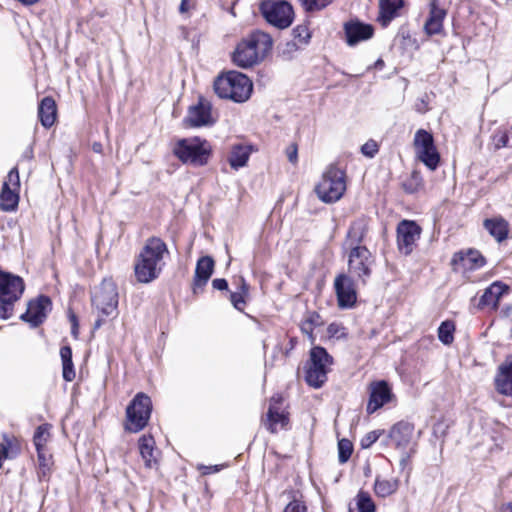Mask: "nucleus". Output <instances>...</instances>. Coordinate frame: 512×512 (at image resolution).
<instances>
[{"label": "nucleus", "mask_w": 512, "mask_h": 512, "mask_svg": "<svg viewBox=\"0 0 512 512\" xmlns=\"http://www.w3.org/2000/svg\"><path fill=\"white\" fill-rule=\"evenodd\" d=\"M165 253L169 251L161 238L150 237L146 240L134 263V274L138 282L147 284L159 277Z\"/></svg>", "instance_id": "f257e3e1"}, {"label": "nucleus", "mask_w": 512, "mask_h": 512, "mask_svg": "<svg viewBox=\"0 0 512 512\" xmlns=\"http://www.w3.org/2000/svg\"><path fill=\"white\" fill-rule=\"evenodd\" d=\"M273 40L268 33L255 30L243 39L233 53L238 67L249 68L262 61L272 49Z\"/></svg>", "instance_id": "f03ea898"}, {"label": "nucleus", "mask_w": 512, "mask_h": 512, "mask_svg": "<svg viewBox=\"0 0 512 512\" xmlns=\"http://www.w3.org/2000/svg\"><path fill=\"white\" fill-rule=\"evenodd\" d=\"M213 87L219 98L236 103L247 101L253 91L252 81L245 74L234 70L217 76Z\"/></svg>", "instance_id": "7ed1b4c3"}, {"label": "nucleus", "mask_w": 512, "mask_h": 512, "mask_svg": "<svg viewBox=\"0 0 512 512\" xmlns=\"http://www.w3.org/2000/svg\"><path fill=\"white\" fill-rule=\"evenodd\" d=\"M25 284L20 276L0 270V318L12 317L14 305L20 300Z\"/></svg>", "instance_id": "20e7f679"}, {"label": "nucleus", "mask_w": 512, "mask_h": 512, "mask_svg": "<svg viewBox=\"0 0 512 512\" xmlns=\"http://www.w3.org/2000/svg\"><path fill=\"white\" fill-rule=\"evenodd\" d=\"M211 153L210 145L199 137L179 139L173 154L183 163L194 167L204 166L208 163Z\"/></svg>", "instance_id": "39448f33"}, {"label": "nucleus", "mask_w": 512, "mask_h": 512, "mask_svg": "<svg viewBox=\"0 0 512 512\" xmlns=\"http://www.w3.org/2000/svg\"><path fill=\"white\" fill-rule=\"evenodd\" d=\"M332 364L333 357L325 348L321 346L313 347L304 366L306 383L313 388H321L327 381L329 366Z\"/></svg>", "instance_id": "423d86ee"}, {"label": "nucleus", "mask_w": 512, "mask_h": 512, "mask_svg": "<svg viewBox=\"0 0 512 512\" xmlns=\"http://www.w3.org/2000/svg\"><path fill=\"white\" fill-rule=\"evenodd\" d=\"M151 413V398L145 393H137L126 408L125 431L129 433L142 431L147 426Z\"/></svg>", "instance_id": "0eeeda50"}, {"label": "nucleus", "mask_w": 512, "mask_h": 512, "mask_svg": "<svg viewBox=\"0 0 512 512\" xmlns=\"http://www.w3.org/2000/svg\"><path fill=\"white\" fill-rule=\"evenodd\" d=\"M346 190L345 173L336 165H330L315 187L319 199L325 203L338 201Z\"/></svg>", "instance_id": "6e6552de"}, {"label": "nucleus", "mask_w": 512, "mask_h": 512, "mask_svg": "<svg viewBox=\"0 0 512 512\" xmlns=\"http://www.w3.org/2000/svg\"><path fill=\"white\" fill-rule=\"evenodd\" d=\"M118 291L112 278H104L91 294V303L100 314L110 316L117 311Z\"/></svg>", "instance_id": "1a4fd4ad"}, {"label": "nucleus", "mask_w": 512, "mask_h": 512, "mask_svg": "<svg viewBox=\"0 0 512 512\" xmlns=\"http://www.w3.org/2000/svg\"><path fill=\"white\" fill-rule=\"evenodd\" d=\"M259 10L265 20L279 29L289 27L294 19L293 7L284 0L261 2Z\"/></svg>", "instance_id": "9d476101"}, {"label": "nucleus", "mask_w": 512, "mask_h": 512, "mask_svg": "<svg viewBox=\"0 0 512 512\" xmlns=\"http://www.w3.org/2000/svg\"><path fill=\"white\" fill-rule=\"evenodd\" d=\"M414 147L417 158L430 170H436L440 162V154L432 134L424 129L417 130L414 136Z\"/></svg>", "instance_id": "9b49d317"}, {"label": "nucleus", "mask_w": 512, "mask_h": 512, "mask_svg": "<svg viewBox=\"0 0 512 512\" xmlns=\"http://www.w3.org/2000/svg\"><path fill=\"white\" fill-rule=\"evenodd\" d=\"M375 259L366 246H353L348 256V268L363 284L372 274Z\"/></svg>", "instance_id": "f8f14e48"}, {"label": "nucleus", "mask_w": 512, "mask_h": 512, "mask_svg": "<svg viewBox=\"0 0 512 512\" xmlns=\"http://www.w3.org/2000/svg\"><path fill=\"white\" fill-rule=\"evenodd\" d=\"M52 310V301L46 295H39L31 299L27 304V310L20 316V319L30 325L31 328H37L47 318Z\"/></svg>", "instance_id": "ddd939ff"}, {"label": "nucleus", "mask_w": 512, "mask_h": 512, "mask_svg": "<svg viewBox=\"0 0 512 512\" xmlns=\"http://www.w3.org/2000/svg\"><path fill=\"white\" fill-rule=\"evenodd\" d=\"M422 229L413 220H402L398 223L397 247L401 254L410 255L419 240Z\"/></svg>", "instance_id": "4468645a"}, {"label": "nucleus", "mask_w": 512, "mask_h": 512, "mask_svg": "<svg viewBox=\"0 0 512 512\" xmlns=\"http://www.w3.org/2000/svg\"><path fill=\"white\" fill-rule=\"evenodd\" d=\"M369 399L366 407L367 414L371 415L388 404L395 397L389 383L385 380L373 381L369 384Z\"/></svg>", "instance_id": "2eb2a0df"}, {"label": "nucleus", "mask_w": 512, "mask_h": 512, "mask_svg": "<svg viewBox=\"0 0 512 512\" xmlns=\"http://www.w3.org/2000/svg\"><path fill=\"white\" fill-rule=\"evenodd\" d=\"M334 289L338 306L342 309L352 308L357 301L354 280L346 274H339L334 280Z\"/></svg>", "instance_id": "dca6fc26"}, {"label": "nucleus", "mask_w": 512, "mask_h": 512, "mask_svg": "<svg viewBox=\"0 0 512 512\" xmlns=\"http://www.w3.org/2000/svg\"><path fill=\"white\" fill-rule=\"evenodd\" d=\"M212 105L204 97L200 96L198 103L188 110L185 122L190 127L212 126L215 123L211 115Z\"/></svg>", "instance_id": "f3484780"}, {"label": "nucleus", "mask_w": 512, "mask_h": 512, "mask_svg": "<svg viewBox=\"0 0 512 512\" xmlns=\"http://www.w3.org/2000/svg\"><path fill=\"white\" fill-rule=\"evenodd\" d=\"M345 39L348 46H355L360 42L371 39L374 35V27L371 24L351 19L343 25Z\"/></svg>", "instance_id": "a211bd4d"}, {"label": "nucleus", "mask_w": 512, "mask_h": 512, "mask_svg": "<svg viewBox=\"0 0 512 512\" xmlns=\"http://www.w3.org/2000/svg\"><path fill=\"white\" fill-rule=\"evenodd\" d=\"M485 262L479 251L469 249L466 252H456L451 259V266L454 271L475 270L483 267Z\"/></svg>", "instance_id": "6ab92c4d"}, {"label": "nucleus", "mask_w": 512, "mask_h": 512, "mask_svg": "<svg viewBox=\"0 0 512 512\" xmlns=\"http://www.w3.org/2000/svg\"><path fill=\"white\" fill-rule=\"evenodd\" d=\"M414 425L408 421L401 420L395 423L389 430L388 438L397 449H406L414 434Z\"/></svg>", "instance_id": "aec40b11"}, {"label": "nucleus", "mask_w": 512, "mask_h": 512, "mask_svg": "<svg viewBox=\"0 0 512 512\" xmlns=\"http://www.w3.org/2000/svg\"><path fill=\"white\" fill-rule=\"evenodd\" d=\"M447 15L445 8L440 7L439 0H430L429 16L424 24V31L427 35H437L443 30V21Z\"/></svg>", "instance_id": "412c9836"}, {"label": "nucleus", "mask_w": 512, "mask_h": 512, "mask_svg": "<svg viewBox=\"0 0 512 512\" xmlns=\"http://www.w3.org/2000/svg\"><path fill=\"white\" fill-rule=\"evenodd\" d=\"M214 264V260L210 256H203L198 259L193 279L194 294L203 290L214 271Z\"/></svg>", "instance_id": "4be33fe9"}, {"label": "nucleus", "mask_w": 512, "mask_h": 512, "mask_svg": "<svg viewBox=\"0 0 512 512\" xmlns=\"http://www.w3.org/2000/svg\"><path fill=\"white\" fill-rule=\"evenodd\" d=\"M495 386L500 394L512 396V355L499 366Z\"/></svg>", "instance_id": "5701e85b"}, {"label": "nucleus", "mask_w": 512, "mask_h": 512, "mask_svg": "<svg viewBox=\"0 0 512 512\" xmlns=\"http://www.w3.org/2000/svg\"><path fill=\"white\" fill-rule=\"evenodd\" d=\"M404 0H379L377 21L382 27H387L399 15Z\"/></svg>", "instance_id": "b1692460"}, {"label": "nucleus", "mask_w": 512, "mask_h": 512, "mask_svg": "<svg viewBox=\"0 0 512 512\" xmlns=\"http://www.w3.org/2000/svg\"><path fill=\"white\" fill-rule=\"evenodd\" d=\"M289 424V414L280 411L279 407H275L274 405H269L266 420L264 421V425L266 429L275 434L279 429H286Z\"/></svg>", "instance_id": "393cba45"}, {"label": "nucleus", "mask_w": 512, "mask_h": 512, "mask_svg": "<svg viewBox=\"0 0 512 512\" xmlns=\"http://www.w3.org/2000/svg\"><path fill=\"white\" fill-rule=\"evenodd\" d=\"M140 455L147 468L158 465V451L155 448V440L151 435H143L138 440Z\"/></svg>", "instance_id": "a878e982"}, {"label": "nucleus", "mask_w": 512, "mask_h": 512, "mask_svg": "<svg viewBox=\"0 0 512 512\" xmlns=\"http://www.w3.org/2000/svg\"><path fill=\"white\" fill-rule=\"evenodd\" d=\"M508 290V286L500 281L492 283L481 295L478 303L479 308L487 306L496 307L500 298Z\"/></svg>", "instance_id": "bb28decb"}, {"label": "nucleus", "mask_w": 512, "mask_h": 512, "mask_svg": "<svg viewBox=\"0 0 512 512\" xmlns=\"http://www.w3.org/2000/svg\"><path fill=\"white\" fill-rule=\"evenodd\" d=\"M57 117V106L55 100L50 97H44L38 106V118L41 125L50 128L55 123Z\"/></svg>", "instance_id": "cd10ccee"}, {"label": "nucleus", "mask_w": 512, "mask_h": 512, "mask_svg": "<svg viewBox=\"0 0 512 512\" xmlns=\"http://www.w3.org/2000/svg\"><path fill=\"white\" fill-rule=\"evenodd\" d=\"M368 232V220L365 217L354 220L347 232V243L352 249L353 246H362L366 234Z\"/></svg>", "instance_id": "c85d7f7f"}, {"label": "nucleus", "mask_w": 512, "mask_h": 512, "mask_svg": "<svg viewBox=\"0 0 512 512\" xmlns=\"http://www.w3.org/2000/svg\"><path fill=\"white\" fill-rule=\"evenodd\" d=\"M252 146L244 144L233 145L228 157L230 166L237 170L244 167L250 157Z\"/></svg>", "instance_id": "c756f323"}, {"label": "nucleus", "mask_w": 512, "mask_h": 512, "mask_svg": "<svg viewBox=\"0 0 512 512\" xmlns=\"http://www.w3.org/2000/svg\"><path fill=\"white\" fill-rule=\"evenodd\" d=\"M19 202L17 190L12 189L8 182H4L0 193V208L2 211H14Z\"/></svg>", "instance_id": "7c9ffc66"}, {"label": "nucleus", "mask_w": 512, "mask_h": 512, "mask_svg": "<svg viewBox=\"0 0 512 512\" xmlns=\"http://www.w3.org/2000/svg\"><path fill=\"white\" fill-rule=\"evenodd\" d=\"M38 459L37 476L39 481H47L50 477L51 467L53 465L52 455L47 448L36 449Z\"/></svg>", "instance_id": "2f4dec72"}, {"label": "nucleus", "mask_w": 512, "mask_h": 512, "mask_svg": "<svg viewBox=\"0 0 512 512\" xmlns=\"http://www.w3.org/2000/svg\"><path fill=\"white\" fill-rule=\"evenodd\" d=\"M60 357L62 360V376L67 382H71L75 379V370L72 361V349L69 345L62 346L60 348Z\"/></svg>", "instance_id": "473e14b6"}, {"label": "nucleus", "mask_w": 512, "mask_h": 512, "mask_svg": "<svg viewBox=\"0 0 512 512\" xmlns=\"http://www.w3.org/2000/svg\"><path fill=\"white\" fill-rule=\"evenodd\" d=\"M484 227L497 241H502L507 237V223L503 219H486Z\"/></svg>", "instance_id": "72a5a7b5"}, {"label": "nucleus", "mask_w": 512, "mask_h": 512, "mask_svg": "<svg viewBox=\"0 0 512 512\" xmlns=\"http://www.w3.org/2000/svg\"><path fill=\"white\" fill-rule=\"evenodd\" d=\"M492 142L495 149L504 147L512 148V126L509 128L498 129L492 136Z\"/></svg>", "instance_id": "f704fd0d"}, {"label": "nucleus", "mask_w": 512, "mask_h": 512, "mask_svg": "<svg viewBox=\"0 0 512 512\" xmlns=\"http://www.w3.org/2000/svg\"><path fill=\"white\" fill-rule=\"evenodd\" d=\"M50 425L42 424L38 426L34 432L33 443L36 449L46 448V444L50 437Z\"/></svg>", "instance_id": "c9c22d12"}, {"label": "nucleus", "mask_w": 512, "mask_h": 512, "mask_svg": "<svg viewBox=\"0 0 512 512\" xmlns=\"http://www.w3.org/2000/svg\"><path fill=\"white\" fill-rule=\"evenodd\" d=\"M455 330V325L452 321H444L438 328V338L439 340L445 344L449 345L453 342V332Z\"/></svg>", "instance_id": "e433bc0d"}, {"label": "nucleus", "mask_w": 512, "mask_h": 512, "mask_svg": "<svg viewBox=\"0 0 512 512\" xmlns=\"http://www.w3.org/2000/svg\"><path fill=\"white\" fill-rule=\"evenodd\" d=\"M357 508L358 512H375V504L372 501L369 493L359 491L357 494Z\"/></svg>", "instance_id": "4c0bfd02"}, {"label": "nucleus", "mask_w": 512, "mask_h": 512, "mask_svg": "<svg viewBox=\"0 0 512 512\" xmlns=\"http://www.w3.org/2000/svg\"><path fill=\"white\" fill-rule=\"evenodd\" d=\"M375 493L380 497H386L391 495L396 490V485L389 480L376 479L374 485Z\"/></svg>", "instance_id": "58836bf2"}, {"label": "nucleus", "mask_w": 512, "mask_h": 512, "mask_svg": "<svg viewBox=\"0 0 512 512\" xmlns=\"http://www.w3.org/2000/svg\"><path fill=\"white\" fill-rule=\"evenodd\" d=\"M333 1L334 0H299L304 10L309 13L323 10Z\"/></svg>", "instance_id": "ea45409f"}, {"label": "nucleus", "mask_w": 512, "mask_h": 512, "mask_svg": "<svg viewBox=\"0 0 512 512\" xmlns=\"http://www.w3.org/2000/svg\"><path fill=\"white\" fill-rule=\"evenodd\" d=\"M353 452V444L348 439L338 441V460L340 463H346Z\"/></svg>", "instance_id": "a19ab883"}, {"label": "nucleus", "mask_w": 512, "mask_h": 512, "mask_svg": "<svg viewBox=\"0 0 512 512\" xmlns=\"http://www.w3.org/2000/svg\"><path fill=\"white\" fill-rule=\"evenodd\" d=\"M421 184L422 178L420 176V173L417 171H413L410 178L402 183V187L405 192L413 194L419 190Z\"/></svg>", "instance_id": "79ce46f5"}, {"label": "nucleus", "mask_w": 512, "mask_h": 512, "mask_svg": "<svg viewBox=\"0 0 512 512\" xmlns=\"http://www.w3.org/2000/svg\"><path fill=\"white\" fill-rule=\"evenodd\" d=\"M293 39L301 46L307 45L311 38V33L306 25H298L292 30Z\"/></svg>", "instance_id": "37998d69"}, {"label": "nucleus", "mask_w": 512, "mask_h": 512, "mask_svg": "<svg viewBox=\"0 0 512 512\" xmlns=\"http://www.w3.org/2000/svg\"><path fill=\"white\" fill-rule=\"evenodd\" d=\"M301 47V45L295 41L294 39L293 40H290V41H287L285 42L284 44H282L280 47H279V50H280V53L289 58L291 57V55L296 52L299 48Z\"/></svg>", "instance_id": "c03bdc74"}, {"label": "nucleus", "mask_w": 512, "mask_h": 512, "mask_svg": "<svg viewBox=\"0 0 512 512\" xmlns=\"http://www.w3.org/2000/svg\"><path fill=\"white\" fill-rule=\"evenodd\" d=\"M245 296L238 291L230 293V301L235 309L243 311L246 304Z\"/></svg>", "instance_id": "a18cd8bd"}, {"label": "nucleus", "mask_w": 512, "mask_h": 512, "mask_svg": "<svg viewBox=\"0 0 512 512\" xmlns=\"http://www.w3.org/2000/svg\"><path fill=\"white\" fill-rule=\"evenodd\" d=\"M381 431L374 430L369 433H367L362 439H361V447L364 449H367L371 447L380 437Z\"/></svg>", "instance_id": "49530a36"}, {"label": "nucleus", "mask_w": 512, "mask_h": 512, "mask_svg": "<svg viewBox=\"0 0 512 512\" xmlns=\"http://www.w3.org/2000/svg\"><path fill=\"white\" fill-rule=\"evenodd\" d=\"M361 152L365 156L372 158L378 152V145L374 140H369L364 145H362Z\"/></svg>", "instance_id": "de8ad7c7"}, {"label": "nucleus", "mask_w": 512, "mask_h": 512, "mask_svg": "<svg viewBox=\"0 0 512 512\" xmlns=\"http://www.w3.org/2000/svg\"><path fill=\"white\" fill-rule=\"evenodd\" d=\"M9 183V186L13 187L12 189L18 190L20 187V178H19V172L17 167H14L10 170L7 176V181Z\"/></svg>", "instance_id": "09e8293b"}, {"label": "nucleus", "mask_w": 512, "mask_h": 512, "mask_svg": "<svg viewBox=\"0 0 512 512\" xmlns=\"http://www.w3.org/2000/svg\"><path fill=\"white\" fill-rule=\"evenodd\" d=\"M68 318H69V321L71 323V334H72V336L74 338H78V334H79L78 317L76 316V314L72 310H69Z\"/></svg>", "instance_id": "8fccbe9b"}, {"label": "nucleus", "mask_w": 512, "mask_h": 512, "mask_svg": "<svg viewBox=\"0 0 512 512\" xmlns=\"http://www.w3.org/2000/svg\"><path fill=\"white\" fill-rule=\"evenodd\" d=\"M322 324V321H321V317L318 313H312L311 316L306 320V322L304 323L303 327H302V330L303 331H307V328L306 326H309V329L310 331H312L313 329V326H318V325H321Z\"/></svg>", "instance_id": "3c124183"}, {"label": "nucleus", "mask_w": 512, "mask_h": 512, "mask_svg": "<svg viewBox=\"0 0 512 512\" xmlns=\"http://www.w3.org/2000/svg\"><path fill=\"white\" fill-rule=\"evenodd\" d=\"M307 508L298 500L291 501L284 509L283 512H306Z\"/></svg>", "instance_id": "603ef678"}, {"label": "nucleus", "mask_w": 512, "mask_h": 512, "mask_svg": "<svg viewBox=\"0 0 512 512\" xmlns=\"http://www.w3.org/2000/svg\"><path fill=\"white\" fill-rule=\"evenodd\" d=\"M221 468H222L221 465H210V466L200 465V466H198V470H200L203 475L217 473L221 470Z\"/></svg>", "instance_id": "864d4df0"}, {"label": "nucleus", "mask_w": 512, "mask_h": 512, "mask_svg": "<svg viewBox=\"0 0 512 512\" xmlns=\"http://www.w3.org/2000/svg\"><path fill=\"white\" fill-rule=\"evenodd\" d=\"M212 286L216 290H227L228 289V282L224 278H216L212 281Z\"/></svg>", "instance_id": "5fc2aeb1"}, {"label": "nucleus", "mask_w": 512, "mask_h": 512, "mask_svg": "<svg viewBox=\"0 0 512 512\" xmlns=\"http://www.w3.org/2000/svg\"><path fill=\"white\" fill-rule=\"evenodd\" d=\"M10 442L7 440L6 443L0 442V469L2 468V461L8 458V447Z\"/></svg>", "instance_id": "6e6d98bb"}, {"label": "nucleus", "mask_w": 512, "mask_h": 512, "mask_svg": "<svg viewBox=\"0 0 512 512\" xmlns=\"http://www.w3.org/2000/svg\"><path fill=\"white\" fill-rule=\"evenodd\" d=\"M287 157L291 163H296L297 161V146L292 144L287 149Z\"/></svg>", "instance_id": "4d7b16f0"}, {"label": "nucleus", "mask_w": 512, "mask_h": 512, "mask_svg": "<svg viewBox=\"0 0 512 512\" xmlns=\"http://www.w3.org/2000/svg\"><path fill=\"white\" fill-rule=\"evenodd\" d=\"M240 281L241 285L239 286L238 292L243 293V295L246 297L248 295L249 285L246 283L244 278H241Z\"/></svg>", "instance_id": "13d9d810"}, {"label": "nucleus", "mask_w": 512, "mask_h": 512, "mask_svg": "<svg viewBox=\"0 0 512 512\" xmlns=\"http://www.w3.org/2000/svg\"><path fill=\"white\" fill-rule=\"evenodd\" d=\"M283 398L281 395L277 394L271 397L270 399V405H274L275 407H279V405L282 403Z\"/></svg>", "instance_id": "bf43d9fd"}, {"label": "nucleus", "mask_w": 512, "mask_h": 512, "mask_svg": "<svg viewBox=\"0 0 512 512\" xmlns=\"http://www.w3.org/2000/svg\"><path fill=\"white\" fill-rule=\"evenodd\" d=\"M104 323V318H103V315H99L98 318L95 320L94 322V325H93V329L96 330V329H99Z\"/></svg>", "instance_id": "052dcab7"}, {"label": "nucleus", "mask_w": 512, "mask_h": 512, "mask_svg": "<svg viewBox=\"0 0 512 512\" xmlns=\"http://www.w3.org/2000/svg\"><path fill=\"white\" fill-rule=\"evenodd\" d=\"M92 149L94 152L96 153H101L102 152V144L101 143H98V142H95L92 146Z\"/></svg>", "instance_id": "680f3d73"}, {"label": "nucleus", "mask_w": 512, "mask_h": 512, "mask_svg": "<svg viewBox=\"0 0 512 512\" xmlns=\"http://www.w3.org/2000/svg\"><path fill=\"white\" fill-rule=\"evenodd\" d=\"M328 332L331 334V335H334L337 333V325L336 324H330L328 326Z\"/></svg>", "instance_id": "e2e57ef3"}, {"label": "nucleus", "mask_w": 512, "mask_h": 512, "mask_svg": "<svg viewBox=\"0 0 512 512\" xmlns=\"http://www.w3.org/2000/svg\"><path fill=\"white\" fill-rule=\"evenodd\" d=\"M179 10L181 13H184L187 11V2H183V0H181V4L179 6Z\"/></svg>", "instance_id": "0e129e2a"}, {"label": "nucleus", "mask_w": 512, "mask_h": 512, "mask_svg": "<svg viewBox=\"0 0 512 512\" xmlns=\"http://www.w3.org/2000/svg\"><path fill=\"white\" fill-rule=\"evenodd\" d=\"M409 456H405L400 460V465L404 468L407 465Z\"/></svg>", "instance_id": "69168bd1"}, {"label": "nucleus", "mask_w": 512, "mask_h": 512, "mask_svg": "<svg viewBox=\"0 0 512 512\" xmlns=\"http://www.w3.org/2000/svg\"><path fill=\"white\" fill-rule=\"evenodd\" d=\"M20 2L26 4V5H32L36 2H38L39 0H19Z\"/></svg>", "instance_id": "338daca9"}, {"label": "nucleus", "mask_w": 512, "mask_h": 512, "mask_svg": "<svg viewBox=\"0 0 512 512\" xmlns=\"http://www.w3.org/2000/svg\"><path fill=\"white\" fill-rule=\"evenodd\" d=\"M503 512H512V502H510Z\"/></svg>", "instance_id": "774afa93"}]
</instances>
